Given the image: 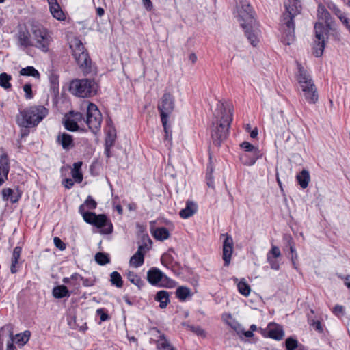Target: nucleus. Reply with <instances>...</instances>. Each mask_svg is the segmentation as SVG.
Listing matches in <instances>:
<instances>
[{"instance_id": "nucleus-7", "label": "nucleus", "mask_w": 350, "mask_h": 350, "mask_svg": "<svg viewBox=\"0 0 350 350\" xmlns=\"http://www.w3.org/2000/svg\"><path fill=\"white\" fill-rule=\"evenodd\" d=\"M69 89L70 92L76 96L88 98L97 93L98 85L93 79H76L70 82Z\"/></svg>"}, {"instance_id": "nucleus-12", "label": "nucleus", "mask_w": 350, "mask_h": 350, "mask_svg": "<svg viewBox=\"0 0 350 350\" xmlns=\"http://www.w3.org/2000/svg\"><path fill=\"white\" fill-rule=\"evenodd\" d=\"M315 38L312 50L313 54L317 57H321L325 49V35L328 32L325 31V28L322 23L317 22L314 25Z\"/></svg>"}, {"instance_id": "nucleus-35", "label": "nucleus", "mask_w": 350, "mask_h": 350, "mask_svg": "<svg viewBox=\"0 0 350 350\" xmlns=\"http://www.w3.org/2000/svg\"><path fill=\"white\" fill-rule=\"evenodd\" d=\"M127 279L140 289L144 286V282L141 278L133 271H129L126 274Z\"/></svg>"}, {"instance_id": "nucleus-38", "label": "nucleus", "mask_w": 350, "mask_h": 350, "mask_svg": "<svg viewBox=\"0 0 350 350\" xmlns=\"http://www.w3.org/2000/svg\"><path fill=\"white\" fill-rule=\"evenodd\" d=\"M110 281L111 284L117 288H121L123 285L122 276L118 271H113L111 273Z\"/></svg>"}, {"instance_id": "nucleus-59", "label": "nucleus", "mask_w": 350, "mask_h": 350, "mask_svg": "<svg viewBox=\"0 0 350 350\" xmlns=\"http://www.w3.org/2000/svg\"><path fill=\"white\" fill-rule=\"evenodd\" d=\"M18 261H14L13 260H11V265H10V272L12 273H16L18 271Z\"/></svg>"}, {"instance_id": "nucleus-50", "label": "nucleus", "mask_w": 350, "mask_h": 350, "mask_svg": "<svg viewBox=\"0 0 350 350\" xmlns=\"http://www.w3.org/2000/svg\"><path fill=\"white\" fill-rule=\"evenodd\" d=\"M285 343L287 350H295L298 345L297 340L292 338H287Z\"/></svg>"}, {"instance_id": "nucleus-16", "label": "nucleus", "mask_w": 350, "mask_h": 350, "mask_svg": "<svg viewBox=\"0 0 350 350\" xmlns=\"http://www.w3.org/2000/svg\"><path fill=\"white\" fill-rule=\"evenodd\" d=\"M267 260L272 269L279 270L281 261L280 248L277 246H272L271 250L267 254Z\"/></svg>"}, {"instance_id": "nucleus-31", "label": "nucleus", "mask_w": 350, "mask_h": 350, "mask_svg": "<svg viewBox=\"0 0 350 350\" xmlns=\"http://www.w3.org/2000/svg\"><path fill=\"white\" fill-rule=\"evenodd\" d=\"M154 237L159 241H164L169 238L170 232L165 227L157 228L153 232Z\"/></svg>"}, {"instance_id": "nucleus-4", "label": "nucleus", "mask_w": 350, "mask_h": 350, "mask_svg": "<svg viewBox=\"0 0 350 350\" xmlns=\"http://www.w3.org/2000/svg\"><path fill=\"white\" fill-rule=\"evenodd\" d=\"M297 80L301 90V96L309 104H316L319 100L317 89L311 76L299 64L297 65Z\"/></svg>"}, {"instance_id": "nucleus-10", "label": "nucleus", "mask_w": 350, "mask_h": 350, "mask_svg": "<svg viewBox=\"0 0 350 350\" xmlns=\"http://www.w3.org/2000/svg\"><path fill=\"white\" fill-rule=\"evenodd\" d=\"M174 98L170 92H165L158 103L161 120L165 124L174 109Z\"/></svg>"}, {"instance_id": "nucleus-21", "label": "nucleus", "mask_w": 350, "mask_h": 350, "mask_svg": "<svg viewBox=\"0 0 350 350\" xmlns=\"http://www.w3.org/2000/svg\"><path fill=\"white\" fill-rule=\"evenodd\" d=\"M31 336V332L29 330H25L23 332L16 334L14 336L12 332L10 333V341L12 338L14 340V342H16L18 347H22L26 343L28 342Z\"/></svg>"}, {"instance_id": "nucleus-24", "label": "nucleus", "mask_w": 350, "mask_h": 350, "mask_svg": "<svg viewBox=\"0 0 350 350\" xmlns=\"http://www.w3.org/2000/svg\"><path fill=\"white\" fill-rule=\"evenodd\" d=\"M17 36L18 43L21 46L25 48L34 46L31 40V35L27 30H20Z\"/></svg>"}, {"instance_id": "nucleus-20", "label": "nucleus", "mask_w": 350, "mask_h": 350, "mask_svg": "<svg viewBox=\"0 0 350 350\" xmlns=\"http://www.w3.org/2000/svg\"><path fill=\"white\" fill-rule=\"evenodd\" d=\"M146 245H139L137 252L130 259V264L135 267H139L144 264Z\"/></svg>"}, {"instance_id": "nucleus-63", "label": "nucleus", "mask_w": 350, "mask_h": 350, "mask_svg": "<svg viewBox=\"0 0 350 350\" xmlns=\"http://www.w3.org/2000/svg\"><path fill=\"white\" fill-rule=\"evenodd\" d=\"M62 183L66 189H70L74 185V182L70 178L64 179Z\"/></svg>"}, {"instance_id": "nucleus-29", "label": "nucleus", "mask_w": 350, "mask_h": 350, "mask_svg": "<svg viewBox=\"0 0 350 350\" xmlns=\"http://www.w3.org/2000/svg\"><path fill=\"white\" fill-rule=\"evenodd\" d=\"M50 11L53 16L59 21L64 19L65 16L62 10H61L59 4L55 2H50Z\"/></svg>"}, {"instance_id": "nucleus-64", "label": "nucleus", "mask_w": 350, "mask_h": 350, "mask_svg": "<svg viewBox=\"0 0 350 350\" xmlns=\"http://www.w3.org/2000/svg\"><path fill=\"white\" fill-rule=\"evenodd\" d=\"M81 281L84 286H92L94 285V281L91 279L83 278V280H81Z\"/></svg>"}, {"instance_id": "nucleus-15", "label": "nucleus", "mask_w": 350, "mask_h": 350, "mask_svg": "<svg viewBox=\"0 0 350 350\" xmlns=\"http://www.w3.org/2000/svg\"><path fill=\"white\" fill-rule=\"evenodd\" d=\"M221 236H225V239L223 242L222 258L224 261V265L228 266L231 260L233 251V239L232 237L228 234H221Z\"/></svg>"}, {"instance_id": "nucleus-1", "label": "nucleus", "mask_w": 350, "mask_h": 350, "mask_svg": "<svg viewBox=\"0 0 350 350\" xmlns=\"http://www.w3.org/2000/svg\"><path fill=\"white\" fill-rule=\"evenodd\" d=\"M232 106L230 103L219 101L214 113L215 120L211 127L213 143L219 146L226 139L232 121Z\"/></svg>"}, {"instance_id": "nucleus-57", "label": "nucleus", "mask_w": 350, "mask_h": 350, "mask_svg": "<svg viewBox=\"0 0 350 350\" xmlns=\"http://www.w3.org/2000/svg\"><path fill=\"white\" fill-rule=\"evenodd\" d=\"M71 173L75 182L80 183L83 180V174L81 171H72Z\"/></svg>"}, {"instance_id": "nucleus-42", "label": "nucleus", "mask_w": 350, "mask_h": 350, "mask_svg": "<svg viewBox=\"0 0 350 350\" xmlns=\"http://www.w3.org/2000/svg\"><path fill=\"white\" fill-rule=\"evenodd\" d=\"M83 277L77 273L71 275V281L69 286L73 288L74 290H78L81 286V282Z\"/></svg>"}, {"instance_id": "nucleus-19", "label": "nucleus", "mask_w": 350, "mask_h": 350, "mask_svg": "<svg viewBox=\"0 0 350 350\" xmlns=\"http://www.w3.org/2000/svg\"><path fill=\"white\" fill-rule=\"evenodd\" d=\"M1 194L3 201L10 200L12 203H16L21 199L22 193L18 189L14 190L11 188H4L1 191Z\"/></svg>"}, {"instance_id": "nucleus-3", "label": "nucleus", "mask_w": 350, "mask_h": 350, "mask_svg": "<svg viewBox=\"0 0 350 350\" xmlns=\"http://www.w3.org/2000/svg\"><path fill=\"white\" fill-rule=\"evenodd\" d=\"M49 113V110L42 105H34L20 111L16 116L17 124L24 128L36 126Z\"/></svg>"}, {"instance_id": "nucleus-49", "label": "nucleus", "mask_w": 350, "mask_h": 350, "mask_svg": "<svg viewBox=\"0 0 350 350\" xmlns=\"http://www.w3.org/2000/svg\"><path fill=\"white\" fill-rule=\"evenodd\" d=\"M81 206H84V211H85V207L90 210H94L96 208L97 203L91 196H89L85 200L84 204Z\"/></svg>"}, {"instance_id": "nucleus-8", "label": "nucleus", "mask_w": 350, "mask_h": 350, "mask_svg": "<svg viewBox=\"0 0 350 350\" xmlns=\"http://www.w3.org/2000/svg\"><path fill=\"white\" fill-rule=\"evenodd\" d=\"M237 20L243 29L255 25V13L251 5L246 1H241L237 6Z\"/></svg>"}, {"instance_id": "nucleus-61", "label": "nucleus", "mask_w": 350, "mask_h": 350, "mask_svg": "<svg viewBox=\"0 0 350 350\" xmlns=\"http://www.w3.org/2000/svg\"><path fill=\"white\" fill-rule=\"evenodd\" d=\"M206 180H207V185L209 187H214V182H213V178L212 176V174H209L208 172H206Z\"/></svg>"}, {"instance_id": "nucleus-54", "label": "nucleus", "mask_w": 350, "mask_h": 350, "mask_svg": "<svg viewBox=\"0 0 350 350\" xmlns=\"http://www.w3.org/2000/svg\"><path fill=\"white\" fill-rule=\"evenodd\" d=\"M23 91L25 93L26 99H31L33 98L31 85L29 83H27L23 86Z\"/></svg>"}, {"instance_id": "nucleus-30", "label": "nucleus", "mask_w": 350, "mask_h": 350, "mask_svg": "<svg viewBox=\"0 0 350 350\" xmlns=\"http://www.w3.org/2000/svg\"><path fill=\"white\" fill-rule=\"evenodd\" d=\"M53 295L57 299H61L66 297H68L70 296V292L66 286L59 285L53 288Z\"/></svg>"}, {"instance_id": "nucleus-41", "label": "nucleus", "mask_w": 350, "mask_h": 350, "mask_svg": "<svg viewBox=\"0 0 350 350\" xmlns=\"http://www.w3.org/2000/svg\"><path fill=\"white\" fill-rule=\"evenodd\" d=\"M12 79L11 75L3 72L0 74V86L5 90L10 89L11 88L10 80Z\"/></svg>"}, {"instance_id": "nucleus-56", "label": "nucleus", "mask_w": 350, "mask_h": 350, "mask_svg": "<svg viewBox=\"0 0 350 350\" xmlns=\"http://www.w3.org/2000/svg\"><path fill=\"white\" fill-rule=\"evenodd\" d=\"M53 243L56 247L63 251L66 249L65 243L57 237H54Z\"/></svg>"}, {"instance_id": "nucleus-46", "label": "nucleus", "mask_w": 350, "mask_h": 350, "mask_svg": "<svg viewBox=\"0 0 350 350\" xmlns=\"http://www.w3.org/2000/svg\"><path fill=\"white\" fill-rule=\"evenodd\" d=\"M66 129L70 131H77L79 129V126L75 120L68 118L64 123Z\"/></svg>"}, {"instance_id": "nucleus-26", "label": "nucleus", "mask_w": 350, "mask_h": 350, "mask_svg": "<svg viewBox=\"0 0 350 350\" xmlns=\"http://www.w3.org/2000/svg\"><path fill=\"white\" fill-rule=\"evenodd\" d=\"M197 211V206L195 203L192 202H187L185 208L182 209L179 215L183 219H187L191 217Z\"/></svg>"}, {"instance_id": "nucleus-48", "label": "nucleus", "mask_w": 350, "mask_h": 350, "mask_svg": "<svg viewBox=\"0 0 350 350\" xmlns=\"http://www.w3.org/2000/svg\"><path fill=\"white\" fill-rule=\"evenodd\" d=\"M161 262L163 265L170 268L173 262V257L169 254H164L161 258Z\"/></svg>"}, {"instance_id": "nucleus-27", "label": "nucleus", "mask_w": 350, "mask_h": 350, "mask_svg": "<svg viewBox=\"0 0 350 350\" xmlns=\"http://www.w3.org/2000/svg\"><path fill=\"white\" fill-rule=\"evenodd\" d=\"M155 300L160 303L161 308H165L170 302L169 293L166 291H159L157 293Z\"/></svg>"}, {"instance_id": "nucleus-17", "label": "nucleus", "mask_w": 350, "mask_h": 350, "mask_svg": "<svg viewBox=\"0 0 350 350\" xmlns=\"http://www.w3.org/2000/svg\"><path fill=\"white\" fill-rule=\"evenodd\" d=\"M264 336L269 337L275 340H281L284 336V332L281 325L275 323H269L264 330Z\"/></svg>"}, {"instance_id": "nucleus-32", "label": "nucleus", "mask_w": 350, "mask_h": 350, "mask_svg": "<svg viewBox=\"0 0 350 350\" xmlns=\"http://www.w3.org/2000/svg\"><path fill=\"white\" fill-rule=\"evenodd\" d=\"M332 10L334 14L340 19V21L346 27L350 23V17H348L347 14L342 12L338 7L334 5H333Z\"/></svg>"}, {"instance_id": "nucleus-47", "label": "nucleus", "mask_w": 350, "mask_h": 350, "mask_svg": "<svg viewBox=\"0 0 350 350\" xmlns=\"http://www.w3.org/2000/svg\"><path fill=\"white\" fill-rule=\"evenodd\" d=\"M253 27H248L247 29H243L245 33V36H247V39L250 42L251 44L254 46H256V44L258 43V40L257 39L255 34L250 31V29Z\"/></svg>"}, {"instance_id": "nucleus-53", "label": "nucleus", "mask_w": 350, "mask_h": 350, "mask_svg": "<svg viewBox=\"0 0 350 350\" xmlns=\"http://www.w3.org/2000/svg\"><path fill=\"white\" fill-rule=\"evenodd\" d=\"M96 314L100 317V324L103 322L106 321L109 319V316L107 314V312L105 311V309L103 308H99L96 310Z\"/></svg>"}, {"instance_id": "nucleus-11", "label": "nucleus", "mask_w": 350, "mask_h": 350, "mask_svg": "<svg viewBox=\"0 0 350 350\" xmlns=\"http://www.w3.org/2000/svg\"><path fill=\"white\" fill-rule=\"evenodd\" d=\"M102 122V115L97 106L89 103L87 107L85 123L89 129L96 133L100 127Z\"/></svg>"}, {"instance_id": "nucleus-60", "label": "nucleus", "mask_w": 350, "mask_h": 350, "mask_svg": "<svg viewBox=\"0 0 350 350\" xmlns=\"http://www.w3.org/2000/svg\"><path fill=\"white\" fill-rule=\"evenodd\" d=\"M73 114V120H75V121L77 122H81L82 120H85V118H84V116L83 115L80 113V112H76V113H72Z\"/></svg>"}, {"instance_id": "nucleus-5", "label": "nucleus", "mask_w": 350, "mask_h": 350, "mask_svg": "<svg viewBox=\"0 0 350 350\" xmlns=\"http://www.w3.org/2000/svg\"><path fill=\"white\" fill-rule=\"evenodd\" d=\"M70 48L82 72L84 74L90 73L91 72V59L81 41L77 38H73L70 41Z\"/></svg>"}, {"instance_id": "nucleus-36", "label": "nucleus", "mask_w": 350, "mask_h": 350, "mask_svg": "<svg viewBox=\"0 0 350 350\" xmlns=\"http://www.w3.org/2000/svg\"><path fill=\"white\" fill-rule=\"evenodd\" d=\"M158 350H167L172 345L164 334H161L156 341Z\"/></svg>"}, {"instance_id": "nucleus-45", "label": "nucleus", "mask_w": 350, "mask_h": 350, "mask_svg": "<svg viewBox=\"0 0 350 350\" xmlns=\"http://www.w3.org/2000/svg\"><path fill=\"white\" fill-rule=\"evenodd\" d=\"M95 260L100 265H105L110 262L108 254L102 252H98L95 255Z\"/></svg>"}, {"instance_id": "nucleus-51", "label": "nucleus", "mask_w": 350, "mask_h": 350, "mask_svg": "<svg viewBox=\"0 0 350 350\" xmlns=\"http://www.w3.org/2000/svg\"><path fill=\"white\" fill-rule=\"evenodd\" d=\"M164 132H165V139L169 142L172 141V131L170 130V126L168 125V122H166L165 124L162 123Z\"/></svg>"}, {"instance_id": "nucleus-6", "label": "nucleus", "mask_w": 350, "mask_h": 350, "mask_svg": "<svg viewBox=\"0 0 350 350\" xmlns=\"http://www.w3.org/2000/svg\"><path fill=\"white\" fill-rule=\"evenodd\" d=\"M79 212L86 223L100 228L101 233L109 234L112 232V223L105 215H96L95 213L84 211V206H79Z\"/></svg>"}, {"instance_id": "nucleus-18", "label": "nucleus", "mask_w": 350, "mask_h": 350, "mask_svg": "<svg viewBox=\"0 0 350 350\" xmlns=\"http://www.w3.org/2000/svg\"><path fill=\"white\" fill-rule=\"evenodd\" d=\"M56 142L66 150H69L75 146L73 137L66 133H58Z\"/></svg>"}, {"instance_id": "nucleus-33", "label": "nucleus", "mask_w": 350, "mask_h": 350, "mask_svg": "<svg viewBox=\"0 0 350 350\" xmlns=\"http://www.w3.org/2000/svg\"><path fill=\"white\" fill-rule=\"evenodd\" d=\"M50 89L54 94L59 93V77L54 73H51L49 77Z\"/></svg>"}, {"instance_id": "nucleus-22", "label": "nucleus", "mask_w": 350, "mask_h": 350, "mask_svg": "<svg viewBox=\"0 0 350 350\" xmlns=\"http://www.w3.org/2000/svg\"><path fill=\"white\" fill-rule=\"evenodd\" d=\"M318 16L319 19L323 21L325 23V31L328 32L331 29L332 18L329 12L324 6L319 5L318 8Z\"/></svg>"}, {"instance_id": "nucleus-62", "label": "nucleus", "mask_w": 350, "mask_h": 350, "mask_svg": "<svg viewBox=\"0 0 350 350\" xmlns=\"http://www.w3.org/2000/svg\"><path fill=\"white\" fill-rule=\"evenodd\" d=\"M288 245L289 246V250H290V252L291 254L297 253L295 247V243H294L292 238H290L288 240Z\"/></svg>"}, {"instance_id": "nucleus-9", "label": "nucleus", "mask_w": 350, "mask_h": 350, "mask_svg": "<svg viewBox=\"0 0 350 350\" xmlns=\"http://www.w3.org/2000/svg\"><path fill=\"white\" fill-rule=\"evenodd\" d=\"M31 31L36 42L33 44L34 46L44 52L48 51L51 37L46 29L40 25L33 24L31 26Z\"/></svg>"}, {"instance_id": "nucleus-55", "label": "nucleus", "mask_w": 350, "mask_h": 350, "mask_svg": "<svg viewBox=\"0 0 350 350\" xmlns=\"http://www.w3.org/2000/svg\"><path fill=\"white\" fill-rule=\"evenodd\" d=\"M21 251H22V248L21 247H19V246L15 247L13 250V252H12V256L11 260H13L14 261H18L20 256H21Z\"/></svg>"}, {"instance_id": "nucleus-52", "label": "nucleus", "mask_w": 350, "mask_h": 350, "mask_svg": "<svg viewBox=\"0 0 350 350\" xmlns=\"http://www.w3.org/2000/svg\"><path fill=\"white\" fill-rule=\"evenodd\" d=\"M333 313L338 317H341L345 314V308L341 305H336L333 310Z\"/></svg>"}, {"instance_id": "nucleus-40", "label": "nucleus", "mask_w": 350, "mask_h": 350, "mask_svg": "<svg viewBox=\"0 0 350 350\" xmlns=\"http://www.w3.org/2000/svg\"><path fill=\"white\" fill-rule=\"evenodd\" d=\"M226 323L233 329L238 335L242 332V326L234 320L230 314L228 315V319L226 320Z\"/></svg>"}, {"instance_id": "nucleus-43", "label": "nucleus", "mask_w": 350, "mask_h": 350, "mask_svg": "<svg viewBox=\"0 0 350 350\" xmlns=\"http://www.w3.org/2000/svg\"><path fill=\"white\" fill-rule=\"evenodd\" d=\"M190 289L185 286H180L176 289V297L180 301H185L190 295Z\"/></svg>"}, {"instance_id": "nucleus-58", "label": "nucleus", "mask_w": 350, "mask_h": 350, "mask_svg": "<svg viewBox=\"0 0 350 350\" xmlns=\"http://www.w3.org/2000/svg\"><path fill=\"white\" fill-rule=\"evenodd\" d=\"M311 325L316 331L319 332V333L323 332V329L319 321H313V322L311 323Z\"/></svg>"}, {"instance_id": "nucleus-2", "label": "nucleus", "mask_w": 350, "mask_h": 350, "mask_svg": "<svg viewBox=\"0 0 350 350\" xmlns=\"http://www.w3.org/2000/svg\"><path fill=\"white\" fill-rule=\"evenodd\" d=\"M284 12L280 19L281 41L285 45L291 44L295 40V18L301 14L302 5L300 0H286Z\"/></svg>"}, {"instance_id": "nucleus-34", "label": "nucleus", "mask_w": 350, "mask_h": 350, "mask_svg": "<svg viewBox=\"0 0 350 350\" xmlns=\"http://www.w3.org/2000/svg\"><path fill=\"white\" fill-rule=\"evenodd\" d=\"M19 73L23 76H31L36 79H40V77L39 72L33 66H31L22 68Z\"/></svg>"}, {"instance_id": "nucleus-23", "label": "nucleus", "mask_w": 350, "mask_h": 350, "mask_svg": "<svg viewBox=\"0 0 350 350\" xmlns=\"http://www.w3.org/2000/svg\"><path fill=\"white\" fill-rule=\"evenodd\" d=\"M260 157V152L258 154L254 152H242L240 154L239 159L243 165H252Z\"/></svg>"}, {"instance_id": "nucleus-14", "label": "nucleus", "mask_w": 350, "mask_h": 350, "mask_svg": "<svg viewBox=\"0 0 350 350\" xmlns=\"http://www.w3.org/2000/svg\"><path fill=\"white\" fill-rule=\"evenodd\" d=\"M10 171V161L7 153L0 148V185H2L8 179Z\"/></svg>"}, {"instance_id": "nucleus-39", "label": "nucleus", "mask_w": 350, "mask_h": 350, "mask_svg": "<svg viewBox=\"0 0 350 350\" xmlns=\"http://www.w3.org/2000/svg\"><path fill=\"white\" fill-rule=\"evenodd\" d=\"M183 325L187 327L190 331H191L192 332H193L195 334H196L198 336H200L202 338L206 337V331L200 326L189 325L185 323H183Z\"/></svg>"}, {"instance_id": "nucleus-37", "label": "nucleus", "mask_w": 350, "mask_h": 350, "mask_svg": "<svg viewBox=\"0 0 350 350\" xmlns=\"http://www.w3.org/2000/svg\"><path fill=\"white\" fill-rule=\"evenodd\" d=\"M240 148L243 150V152H254L258 154L260 152L258 146H254L248 142H243L240 144Z\"/></svg>"}, {"instance_id": "nucleus-44", "label": "nucleus", "mask_w": 350, "mask_h": 350, "mask_svg": "<svg viewBox=\"0 0 350 350\" xmlns=\"http://www.w3.org/2000/svg\"><path fill=\"white\" fill-rule=\"evenodd\" d=\"M237 288L239 292L244 295V296H248L250 293V287L248 285L247 282H245L244 280H241L237 284Z\"/></svg>"}, {"instance_id": "nucleus-13", "label": "nucleus", "mask_w": 350, "mask_h": 350, "mask_svg": "<svg viewBox=\"0 0 350 350\" xmlns=\"http://www.w3.org/2000/svg\"><path fill=\"white\" fill-rule=\"evenodd\" d=\"M147 280L152 285H159L161 283H170L173 281L167 277L158 268L152 267L147 272Z\"/></svg>"}, {"instance_id": "nucleus-25", "label": "nucleus", "mask_w": 350, "mask_h": 350, "mask_svg": "<svg viewBox=\"0 0 350 350\" xmlns=\"http://www.w3.org/2000/svg\"><path fill=\"white\" fill-rule=\"evenodd\" d=\"M296 179L302 189H306L310 181L309 172L307 170H302L297 176Z\"/></svg>"}, {"instance_id": "nucleus-28", "label": "nucleus", "mask_w": 350, "mask_h": 350, "mask_svg": "<svg viewBox=\"0 0 350 350\" xmlns=\"http://www.w3.org/2000/svg\"><path fill=\"white\" fill-rule=\"evenodd\" d=\"M116 139V131L113 127H109L107 132V136L105 138V146L106 151L110 150L113 146Z\"/></svg>"}]
</instances>
